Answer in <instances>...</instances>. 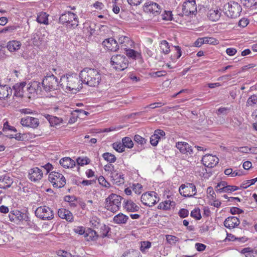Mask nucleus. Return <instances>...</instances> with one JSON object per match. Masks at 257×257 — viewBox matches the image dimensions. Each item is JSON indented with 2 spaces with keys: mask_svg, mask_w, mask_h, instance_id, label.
<instances>
[{
  "mask_svg": "<svg viewBox=\"0 0 257 257\" xmlns=\"http://www.w3.org/2000/svg\"><path fill=\"white\" fill-rule=\"evenodd\" d=\"M79 76L83 83L90 87H96L100 84L102 76L100 71L86 67L81 70Z\"/></svg>",
  "mask_w": 257,
  "mask_h": 257,
  "instance_id": "obj_1",
  "label": "nucleus"
},
{
  "mask_svg": "<svg viewBox=\"0 0 257 257\" xmlns=\"http://www.w3.org/2000/svg\"><path fill=\"white\" fill-rule=\"evenodd\" d=\"M59 83L65 90L76 93L81 88V83L76 74L64 75L60 78Z\"/></svg>",
  "mask_w": 257,
  "mask_h": 257,
  "instance_id": "obj_2",
  "label": "nucleus"
},
{
  "mask_svg": "<svg viewBox=\"0 0 257 257\" xmlns=\"http://www.w3.org/2000/svg\"><path fill=\"white\" fill-rule=\"evenodd\" d=\"M110 64L116 71H121L127 68L129 62L124 55L117 54L114 55L111 57Z\"/></svg>",
  "mask_w": 257,
  "mask_h": 257,
  "instance_id": "obj_3",
  "label": "nucleus"
},
{
  "mask_svg": "<svg viewBox=\"0 0 257 257\" xmlns=\"http://www.w3.org/2000/svg\"><path fill=\"white\" fill-rule=\"evenodd\" d=\"M225 14L230 18L235 19L240 16L242 8L237 2H230L223 7Z\"/></svg>",
  "mask_w": 257,
  "mask_h": 257,
  "instance_id": "obj_4",
  "label": "nucleus"
},
{
  "mask_svg": "<svg viewBox=\"0 0 257 257\" xmlns=\"http://www.w3.org/2000/svg\"><path fill=\"white\" fill-rule=\"evenodd\" d=\"M121 199L122 197L119 195L115 194H110L106 199L105 208L112 212H116L120 207Z\"/></svg>",
  "mask_w": 257,
  "mask_h": 257,
  "instance_id": "obj_5",
  "label": "nucleus"
},
{
  "mask_svg": "<svg viewBox=\"0 0 257 257\" xmlns=\"http://www.w3.org/2000/svg\"><path fill=\"white\" fill-rule=\"evenodd\" d=\"M61 23L66 25L71 28H75L78 26V18L76 14L71 12H67L61 15L59 18Z\"/></svg>",
  "mask_w": 257,
  "mask_h": 257,
  "instance_id": "obj_6",
  "label": "nucleus"
},
{
  "mask_svg": "<svg viewBox=\"0 0 257 257\" xmlns=\"http://www.w3.org/2000/svg\"><path fill=\"white\" fill-rule=\"evenodd\" d=\"M58 78L53 74L47 75L42 82L43 89L46 92L57 90L59 87Z\"/></svg>",
  "mask_w": 257,
  "mask_h": 257,
  "instance_id": "obj_7",
  "label": "nucleus"
},
{
  "mask_svg": "<svg viewBox=\"0 0 257 257\" xmlns=\"http://www.w3.org/2000/svg\"><path fill=\"white\" fill-rule=\"evenodd\" d=\"M48 179L54 188H62L66 183V180L64 175L56 171H53L50 173L48 176Z\"/></svg>",
  "mask_w": 257,
  "mask_h": 257,
  "instance_id": "obj_8",
  "label": "nucleus"
},
{
  "mask_svg": "<svg viewBox=\"0 0 257 257\" xmlns=\"http://www.w3.org/2000/svg\"><path fill=\"white\" fill-rule=\"evenodd\" d=\"M142 203L148 206H153L159 201L158 194L155 191H148L143 193L141 197Z\"/></svg>",
  "mask_w": 257,
  "mask_h": 257,
  "instance_id": "obj_9",
  "label": "nucleus"
},
{
  "mask_svg": "<svg viewBox=\"0 0 257 257\" xmlns=\"http://www.w3.org/2000/svg\"><path fill=\"white\" fill-rule=\"evenodd\" d=\"M180 194L185 197H191L197 193L195 185L193 183H186L182 184L179 189Z\"/></svg>",
  "mask_w": 257,
  "mask_h": 257,
  "instance_id": "obj_10",
  "label": "nucleus"
},
{
  "mask_svg": "<svg viewBox=\"0 0 257 257\" xmlns=\"http://www.w3.org/2000/svg\"><path fill=\"white\" fill-rule=\"evenodd\" d=\"M35 214L43 220H50L53 218L52 211L46 206L39 207L35 211Z\"/></svg>",
  "mask_w": 257,
  "mask_h": 257,
  "instance_id": "obj_11",
  "label": "nucleus"
},
{
  "mask_svg": "<svg viewBox=\"0 0 257 257\" xmlns=\"http://www.w3.org/2000/svg\"><path fill=\"white\" fill-rule=\"evenodd\" d=\"M144 12L152 13L154 15L159 14L161 11V7L156 3L152 1H147L143 7Z\"/></svg>",
  "mask_w": 257,
  "mask_h": 257,
  "instance_id": "obj_12",
  "label": "nucleus"
},
{
  "mask_svg": "<svg viewBox=\"0 0 257 257\" xmlns=\"http://www.w3.org/2000/svg\"><path fill=\"white\" fill-rule=\"evenodd\" d=\"M43 177V172L38 167H33L29 170L28 177L32 182H38Z\"/></svg>",
  "mask_w": 257,
  "mask_h": 257,
  "instance_id": "obj_13",
  "label": "nucleus"
},
{
  "mask_svg": "<svg viewBox=\"0 0 257 257\" xmlns=\"http://www.w3.org/2000/svg\"><path fill=\"white\" fill-rule=\"evenodd\" d=\"M21 124L25 127L36 128L39 125V120L36 117L27 116L21 118Z\"/></svg>",
  "mask_w": 257,
  "mask_h": 257,
  "instance_id": "obj_14",
  "label": "nucleus"
},
{
  "mask_svg": "<svg viewBox=\"0 0 257 257\" xmlns=\"http://www.w3.org/2000/svg\"><path fill=\"white\" fill-rule=\"evenodd\" d=\"M201 161L205 166L213 168L218 163L219 159L215 155L206 154L202 157Z\"/></svg>",
  "mask_w": 257,
  "mask_h": 257,
  "instance_id": "obj_15",
  "label": "nucleus"
},
{
  "mask_svg": "<svg viewBox=\"0 0 257 257\" xmlns=\"http://www.w3.org/2000/svg\"><path fill=\"white\" fill-rule=\"evenodd\" d=\"M197 7L194 0H188L184 3L182 6V12L185 15H189L196 12Z\"/></svg>",
  "mask_w": 257,
  "mask_h": 257,
  "instance_id": "obj_16",
  "label": "nucleus"
},
{
  "mask_svg": "<svg viewBox=\"0 0 257 257\" xmlns=\"http://www.w3.org/2000/svg\"><path fill=\"white\" fill-rule=\"evenodd\" d=\"M118 42L121 48L125 51L130 48H136L135 42L128 37L121 36L119 37Z\"/></svg>",
  "mask_w": 257,
  "mask_h": 257,
  "instance_id": "obj_17",
  "label": "nucleus"
},
{
  "mask_svg": "<svg viewBox=\"0 0 257 257\" xmlns=\"http://www.w3.org/2000/svg\"><path fill=\"white\" fill-rule=\"evenodd\" d=\"M102 45L106 50L112 52H115L119 49L117 41L112 38L105 39L102 42Z\"/></svg>",
  "mask_w": 257,
  "mask_h": 257,
  "instance_id": "obj_18",
  "label": "nucleus"
},
{
  "mask_svg": "<svg viewBox=\"0 0 257 257\" xmlns=\"http://www.w3.org/2000/svg\"><path fill=\"white\" fill-rule=\"evenodd\" d=\"M221 16V9L216 6L208 9L207 16L209 20L216 22L219 20Z\"/></svg>",
  "mask_w": 257,
  "mask_h": 257,
  "instance_id": "obj_19",
  "label": "nucleus"
},
{
  "mask_svg": "<svg viewBox=\"0 0 257 257\" xmlns=\"http://www.w3.org/2000/svg\"><path fill=\"white\" fill-rule=\"evenodd\" d=\"M122 206L127 212H137L140 209V207L132 200H124Z\"/></svg>",
  "mask_w": 257,
  "mask_h": 257,
  "instance_id": "obj_20",
  "label": "nucleus"
},
{
  "mask_svg": "<svg viewBox=\"0 0 257 257\" xmlns=\"http://www.w3.org/2000/svg\"><path fill=\"white\" fill-rule=\"evenodd\" d=\"M176 147L182 154L190 155L193 152L191 146L186 142H179L176 143Z\"/></svg>",
  "mask_w": 257,
  "mask_h": 257,
  "instance_id": "obj_21",
  "label": "nucleus"
},
{
  "mask_svg": "<svg viewBox=\"0 0 257 257\" xmlns=\"http://www.w3.org/2000/svg\"><path fill=\"white\" fill-rule=\"evenodd\" d=\"M240 224L239 219L235 216H229L224 221L225 227L229 229H232L238 226Z\"/></svg>",
  "mask_w": 257,
  "mask_h": 257,
  "instance_id": "obj_22",
  "label": "nucleus"
},
{
  "mask_svg": "<svg viewBox=\"0 0 257 257\" xmlns=\"http://www.w3.org/2000/svg\"><path fill=\"white\" fill-rule=\"evenodd\" d=\"M165 133L161 130H156L150 137V143L153 146H156L161 138L164 137Z\"/></svg>",
  "mask_w": 257,
  "mask_h": 257,
  "instance_id": "obj_23",
  "label": "nucleus"
},
{
  "mask_svg": "<svg viewBox=\"0 0 257 257\" xmlns=\"http://www.w3.org/2000/svg\"><path fill=\"white\" fill-rule=\"evenodd\" d=\"M110 177L113 183L117 185H120L124 183V175L119 173L116 170L110 173Z\"/></svg>",
  "mask_w": 257,
  "mask_h": 257,
  "instance_id": "obj_24",
  "label": "nucleus"
},
{
  "mask_svg": "<svg viewBox=\"0 0 257 257\" xmlns=\"http://www.w3.org/2000/svg\"><path fill=\"white\" fill-rule=\"evenodd\" d=\"M60 165L65 169H72L76 166V162L70 157H64L59 161Z\"/></svg>",
  "mask_w": 257,
  "mask_h": 257,
  "instance_id": "obj_25",
  "label": "nucleus"
},
{
  "mask_svg": "<svg viewBox=\"0 0 257 257\" xmlns=\"http://www.w3.org/2000/svg\"><path fill=\"white\" fill-rule=\"evenodd\" d=\"M13 183V179L8 174L0 176V188L6 189L9 188Z\"/></svg>",
  "mask_w": 257,
  "mask_h": 257,
  "instance_id": "obj_26",
  "label": "nucleus"
},
{
  "mask_svg": "<svg viewBox=\"0 0 257 257\" xmlns=\"http://www.w3.org/2000/svg\"><path fill=\"white\" fill-rule=\"evenodd\" d=\"M133 48H130L125 51L126 55L133 60L142 59V55L140 49L135 50Z\"/></svg>",
  "mask_w": 257,
  "mask_h": 257,
  "instance_id": "obj_27",
  "label": "nucleus"
},
{
  "mask_svg": "<svg viewBox=\"0 0 257 257\" xmlns=\"http://www.w3.org/2000/svg\"><path fill=\"white\" fill-rule=\"evenodd\" d=\"M12 89L8 85H0V99H5L12 95Z\"/></svg>",
  "mask_w": 257,
  "mask_h": 257,
  "instance_id": "obj_28",
  "label": "nucleus"
},
{
  "mask_svg": "<svg viewBox=\"0 0 257 257\" xmlns=\"http://www.w3.org/2000/svg\"><path fill=\"white\" fill-rule=\"evenodd\" d=\"M58 216L62 219H65L67 221L71 222L73 219L72 213L65 208H60L58 211Z\"/></svg>",
  "mask_w": 257,
  "mask_h": 257,
  "instance_id": "obj_29",
  "label": "nucleus"
},
{
  "mask_svg": "<svg viewBox=\"0 0 257 257\" xmlns=\"http://www.w3.org/2000/svg\"><path fill=\"white\" fill-rule=\"evenodd\" d=\"M26 83L22 82L20 83L16 84L13 88L15 91L14 95L18 97H22L24 95V88L25 86Z\"/></svg>",
  "mask_w": 257,
  "mask_h": 257,
  "instance_id": "obj_30",
  "label": "nucleus"
},
{
  "mask_svg": "<svg viewBox=\"0 0 257 257\" xmlns=\"http://www.w3.org/2000/svg\"><path fill=\"white\" fill-rule=\"evenodd\" d=\"M98 236L95 230L88 228L86 230L84 237L87 241H92L97 240Z\"/></svg>",
  "mask_w": 257,
  "mask_h": 257,
  "instance_id": "obj_31",
  "label": "nucleus"
},
{
  "mask_svg": "<svg viewBox=\"0 0 257 257\" xmlns=\"http://www.w3.org/2000/svg\"><path fill=\"white\" fill-rule=\"evenodd\" d=\"M128 217L123 214L122 213H119L115 215L113 218V222L118 224H125L128 220Z\"/></svg>",
  "mask_w": 257,
  "mask_h": 257,
  "instance_id": "obj_32",
  "label": "nucleus"
},
{
  "mask_svg": "<svg viewBox=\"0 0 257 257\" xmlns=\"http://www.w3.org/2000/svg\"><path fill=\"white\" fill-rule=\"evenodd\" d=\"M21 45L20 41L12 40L8 43L7 48L10 52H15L20 49Z\"/></svg>",
  "mask_w": 257,
  "mask_h": 257,
  "instance_id": "obj_33",
  "label": "nucleus"
},
{
  "mask_svg": "<svg viewBox=\"0 0 257 257\" xmlns=\"http://www.w3.org/2000/svg\"><path fill=\"white\" fill-rule=\"evenodd\" d=\"M29 87H28V90L31 93H38L39 91H41L42 90V83L38 81H33L31 82L29 84Z\"/></svg>",
  "mask_w": 257,
  "mask_h": 257,
  "instance_id": "obj_34",
  "label": "nucleus"
},
{
  "mask_svg": "<svg viewBox=\"0 0 257 257\" xmlns=\"http://www.w3.org/2000/svg\"><path fill=\"white\" fill-rule=\"evenodd\" d=\"M175 203L174 201L170 200H165L159 203L158 206V208L163 210H168L171 209L173 206H174Z\"/></svg>",
  "mask_w": 257,
  "mask_h": 257,
  "instance_id": "obj_35",
  "label": "nucleus"
},
{
  "mask_svg": "<svg viewBox=\"0 0 257 257\" xmlns=\"http://www.w3.org/2000/svg\"><path fill=\"white\" fill-rule=\"evenodd\" d=\"M224 173L227 176L232 178L236 176H241L244 175L242 171H233V169L231 168L225 169L224 171Z\"/></svg>",
  "mask_w": 257,
  "mask_h": 257,
  "instance_id": "obj_36",
  "label": "nucleus"
},
{
  "mask_svg": "<svg viewBox=\"0 0 257 257\" xmlns=\"http://www.w3.org/2000/svg\"><path fill=\"white\" fill-rule=\"evenodd\" d=\"M48 17L49 15L46 13L41 12L38 14L37 21L40 24L48 25L49 24Z\"/></svg>",
  "mask_w": 257,
  "mask_h": 257,
  "instance_id": "obj_37",
  "label": "nucleus"
},
{
  "mask_svg": "<svg viewBox=\"0 0 257 257\" xmlns=\"http://www.w3.org/2000/svg\"><path fill=\"white\" fill-rule=\"evenodd\" d=\"M51 126H55L60 124L62 122V119L61 118L48 115L46 117Z\"/></svg>",
  "mask_w": 257,
  "mask_h": 257,
  "instance_id": "obj_38",
  "label": "nucleus"
},
{
  "mask_svg": "<svg viewBox=\"0 0 257 257\" xmlns=\"http://www.w3.org/2000/svg\"><path fill=\"white\" fill-rule=\"evenodd\" d=\"M102 157L108 163H114L116 160V157L115 155L109 152L103 153Z\"/></svg>",
  "mask_w": 257,
  "mask_h": 257,
  "instance_id": "obj_39",
  "label": "nucleus"
},
{
  "mask_svg": "<svg viewBox=\"0 0 257 257\" xmlns=\"http://www.w3.org/2000/svg\"><path fill=\"white\" fill-rule=\"evenodd\" d=\"M161 52L164 54H167L170 52V46L166 40H162L160 43Z\"/></svg>",
  "mask_w": 257,
  "mask_h": 257,
  "instance_id": "obj_40",
  "label": "nucleus"
},
{
  "mask_svg": "<svg viewBox=\"0 0 257 257\" xmlns=\"http://www.w3.org/2000/svg\"><path fill=\"white\" fill-rule=\"evenodd\" d=\"M90 162V159L87 157H79L76 159V163L79 166H84L89 164Z\"/></svg>",
  "mask_w": 257,
  "mask_h": 257,
  "instance_id": "obj_41",
  "label": "nucleus"
},
{
  "mask_svg": "<svg viewBox=\"0 0 257 257\" xmlns=\"http://www.w3.org/2000/svg\"><path fill=\"white\" fill-rule=\"evenodd\" d=\"M112 148L118 153H122L124 152L125 148L122 143L120 142H116L112 144Z\"/></svg>",
  "mask_w": 257,
  "mask_h": 257,
  "instance_id": "obj_42",
  "label": "nucleus"
},
{
  "mask_svg": "<svg viewBox=\"0 0 257 257\" xmlns=\"http://www.w3.org/2000/svg\"><path fill=\"white\" fill-rule=\"evenodd\" d=\"M122 257H142V256L139 251L136 250H131L125 252Z\"/></svg>",
  "mask_w": 257,
  "mask_h": 257,
  "instance_id": "obj_43",
  "label": "nucleus"
},
{
  "mask_svg": "<svg viewBox=\"0 0 257 257\" xmlns=\"http://www.w3.org/2000/svg\"><path fill=\"white\" fill-rule=\"evenodd\" d=\"M122 143L124 147L131 149L134 147V143L130 137H125L122 138Z\"/></svg>",
  "mask_w": 257,
  "mask_h": 257,
  "instance_id": "obj_44",
  "label": "nucleus"
},
{
  "mask_svg": "<svg viewBox=\"0 0 257 257\" xmlns=\"http://www.w3.org/2000/svg\"><path fill=\"white\" fill-rule=\"evenodd\" d=\"M165 237L167 243L170 245H174L179 241V238L174 235L167 234Z\"/></svg>",
  "mask_w": 257,
  "mask_h": 257,
  "instance_id": "obj_45",
  "label": "nucleus"
},
{
  "mask_svg": "<svg viewBox=\"0 0 257 257\" xmlns=\"http://www.w3.org/2000/svg\"><path fill=\"white\" fill-rule=\"evenodd\" d=\"M246 105L251 107L257 105V96L255 95L250 96L247 100Z\"/></svg>",
  "mask_w": 257,
  "mask_h": 257,
  "instance_id": "obj_46",
  "label": "nucleus"
},
{
  "mask_svg": "<svg viewBox=\"0 0 257 257\" xmlns=\"http://www.w3.org/2000/svg\"><path fill=\"white\" fill-rule=\"evenodd\" d=\"M226 182L225 181H221L218 183L215 187V189L216 192L223 193L226 185Z\"/></svg>",
  "mask_w": 257,
  "mask_h": 257,
  "instance_id": "obj_47",
  "label": "nucleus"
},
{
  "mask_svg": "<svg viewBox=\"0 0 257 257\" xmlns=\"http://www.w3.org/2000/svg\"><path fill=\"white\" fill-rule=\"evenodd\" d=\"M256 181L257 179L256 178L244 181L241 183L240 188L243 189H246L251 185L254 184Z\"/></svg>",
  "mask_w": 257,
  "mask_h": 257,
  "instance_id": "obj_48",
  "label": "nucleus"
},
{
  "mask_svg": "<svg viewBox=\"0 0 257 257\" xmlns=\"http://www.w3.org/2000/svg\"><path fill=\"white\" fill-rule=\"evenodd\" d=\"M204 44H209L210 45H216L219 43V40L213 37H203Z\"/></svg>",
  "mask_w": 257,
  "mask_h": 257,
  "instance_id": "obj_49",
  "label": "nucleus"
},
{
  "mask_svg": "<svg viewBox=\"0 0 257 257\" xmlns=\"http://www.w3.org/2000/svg\"><path fill=\"white\" fill-rule=\"evenodd\" d=\"M56 254L60 257H75V255H72L70 252L65 250L58 249L56 250Z\"/></svg>",
  "mask_w": 257,
  "mask_h": 257,
  "instance_id": "obj_50",
  "label": "nucleus"
},
{
  "mask_svg": "<svg viewBox=\"0 0 257 257\" xmlns=\"http://www.w3.org/2000/svg\"><path fill=\"white\" fill-rule=\"evenodd\" d=\"M238 240L242 241V242H245L246 241V238H245L244 237L236 238L233 234H232L231 233H227L226 237L224 240V241H234V240Z\"/></svg>",
  "mask_w": 257,
  "mask_h": 257,
  "instance_id": "obj_51",
  "label": "nucleus"
},
{
  "mask_svg": "<svg viewBox=\"0 0 257 257\" xmlns=\"http://www.w3.org/2000/svg\"><path fill=\"white\" fill-rule=\"evenodd\" d=\"M240 252L244 254L245 257H255L251 247H245L241 249Z\"/></svg>",
  "mask_w": 257,
  "mask_h": 257,
  "instance_id": "obj_52",
  "label": "nucleus"
},
{
  "mask_svg": "<svg viewBox=\"0 0 257 257\" xmlns=\"http://www.w3.org/2000/svg\"><path fill=\"white\" fill-rule=\"evenodd\" d=\"M207 197L210 200H214L216 199V194L212 187H208L206 190Z\"/></svg>",
  "mask_w": 257,
  "mask_h": 257,
  "instance_id": "obj_53",
  "label": "nucleus"
},
{
  "mask_svg": "<svg viewBox=\"0 0 257 257\" xmlns=\"http://www.w3.org/2000/svg\"><path fill=\"white\" fill-rule=\"evenodd\" d=\"M99 184L102 186L109 188L110 187V184L105 179L103 176H100L98 178Z\"/></svg>",
  "mask_w": 257,
  "mask_h": 257,
  "instance_id": "obj_54",
  "label": "nucleus"
},
{
  "mask_svg": "<svg viewBox=\"0 0 257 257\" xmlns=\"http://www.w3.org/2000/svg\"><path fill=\"white\" fill-rule=\"evenodd\" d=\"M76 114V117L81 118L85 115H87L89 113L87 111L82 109H75L72 112V115H75Z\"/></svg>",
  "mask_w": 257,
  "mask_h": 257,
  "instance_id": "obj_55",
  "label": "nucleus"
},
{
  "mask_svg": "<svg viewBox=\"0 0 257 257\" xmlns=\"http://www.w3.org/2000/svg\"><path fill=\"white\" fill-rule=\"evenodd\" d=\"M239 189V188L234 185H229L226 182V185L225 186L224 193H231L232 192L235 191Z\"/></svg>",
  "mask_w": 257,
  "mask_h": 257,
  "instance_id": "obj_56",
  "label": "nucleus"
},
{
  "mask_svg": "<svg viewBox=\"0 0 257 257\" xmlns=\"http://www.w3.org/2000/svg\"><path fill=\"white\" fill-rule=\"evenodd\" d=\"M132 190L138 195L140 194L142 192V186L139 183L133 184L132 186Z\"/></svg>",
  "mask_w": 257,
  "mask_h": 257,
  "instance_id": "obj_57",
  "label": "nucleus"
},
{
  "mask_svg": "<svg viewBox=\"0 0 257 257\" xmlns=\"http://www.w3.org/2000/svg\"><path fill=\"white\" fill-rule=\"evenodd\" d=\"M17 29V27L15 25L9 26L4 28L1 30H0V34L1 33H12L15 30H16Z\"/></svg>",
  "mask_w": 257,
  "mask_h": 257,
  "instance_id": "obj_58",
  "label": "nucleus"
},
{
  "mask_svg": "<svg viewBox=\"0 0 257 257\" xmlns=\"http://www.w3.org/2000/svg\"><path fill=\"white\" fill-rule=\"evenodd\" d=\"M162 18L163 20L171 21L172 20L173 15L170 11H165L162 14Z\"/></svg>",
  "mask_w": 257,
  "mask_h": 257,
  "instance_id": "obj_59",
  "label": "nucleus"
},
{
  "mask_svg": "<svg viewBox=\"0 0 257 257\" xmlns=\"http://www.w3.org/2000/svg\"><path fill=\"white\" fill-rule=\"evenodd\" d=\"M242 4L248 8H251L256 5L255 0H241Z\"/></svg>",
  "mask_w": 257,
  "mask_h": 257,
  "instance_id": "obj_60",
  "label": "nucleus"
},
{
  "mask_svg": "<svg viewBox=\"0 0 257 257\" xmlns=\"http://www.w3.org/2000/svg\"><path fill=\"white\" fill-rule=\"evenodd\" d=\"M191 216L197 220L200 219L201 218L200 210L198 208L194 209L191 212Z\"/></svg>",
  "mask_w": 257,
  "mask_h": 257,
  "instance_id": "obj_61",
  "label": "nucleus"
},
{
  "mask_svg": "<svg viewBox=\"0 0 257 257\" xmlns=\"http://www.w3.org/2000/svg\"><path fill=\"white\" fill-rule=\"evenodd\" d=\"M134 141L139 145H144L146 143L147 140L139 135H136L134 137Z\"/></svg>",
  "mask_w": 257,
  "mask_h": 257,
  "instance_id": "obj_62",
  "label": "nucleus"
},
{
  "mask_svg": "<svg viewBox=\"0 0 257 257\" xmlns=\"http://www.w3.org/2000/svg\"><path fill=\"white\" fill-rule=\"evenodd\" d=\"M109 228L105 225H102L100 227V236L102 238L106 236L109 232Z\"/></svg>",
  "mask_w": 257,
  "mask_h": 257,
  "instance_id": "obj_63",
  "label": "nucleus"
},
{
  "mask_svg": "<svg viewBox=\"0 0 257 257\" xmlns=\"http://www.w3.org/2000/svg\"><path fill=\"white\" fill-rule=\"evenodd\" d=\"M151 246V243L150 241H142L141 242L140 250L144 252L146 249L149 248Z\"/></svg>",
  "mask_w": 257,
  "mask_h": 257,
  "instance_id": "obj_64",
  "label": "nucleus"
}]
</instances>
